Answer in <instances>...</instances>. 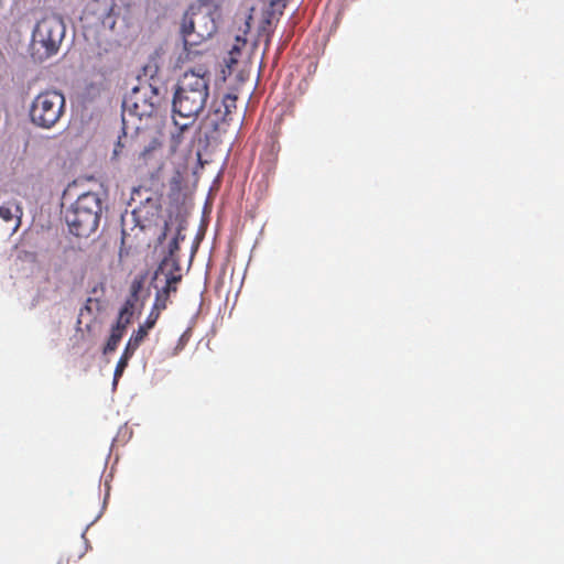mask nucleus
Instances as JSON below:
<instances>
[{
    "instance_id": "obj_8",
    "label": "nucleus",
    "mask_w": 564,
    "mask_h": 564,
    "mask_svg": "<svg viewBox=\"0 0 564 564\" xmlns=\"http://www.w3.org/2000/svg\"><path fill=\"white\" fill-rule=\"evenodd\" d=\"M132 306V302L127 301L124 306L121 308L118 321L116 325L112 326L110 336L104 347L105 355L113 352L117 349L121 338L123 337L124 329L130 323Z\"/></svg>"
},
{
    "instance_id": "obj_16",
    "label": "nucleus",
    "mask_w": 564,
    "mask_h": 564,
    "mask_svg": "<svg viewBox=\"0 0 564 564\" xmlns=\"http://www.w3.org/2000/svg\"><path fill=\"white\" fill-rule=\"evenodd\" d=\"M237 99L238 97L234 94H227L223 97V100L219 107H221L223 111H226V115L230 118L234 110L237 108Z\"/></svg>"
},
{
    "instance_id": "obj_7",
    "label": "nucleus",
    "mask_w": 564,
    "mask_h": 564,
    "mask_svg": "<svg viewBox=\"0 0 564 564\" xmlns=\"http://www.w3.org/2000/svg\"><path fill=\"white\" fill-rule=\"evenodd\" d=\"M202 19L204 21H209L210 26L204 31H197L195 29V21L192 19V17H189L188 13L184 14L181 26V33L185 47L198 45L202 41L210 37L212 34L215 32L216 26L213 20L209 18V15H204L202 17Z\"/></svg>"
},
{
    "instance_id": "obj_12",
    "label": "nucleus",
    "mask_w": 564,
    "mask_h": 564,
    "mask_svg": "<svg viewBox=\"0 0 564 564\" xmlns=\"http://www.w3.org/2000/svg\"><path fill=\"white\" fill-rule=\"evenodd\" d=\"M161 143L153 139L144 149L139 153L138 160L140 161V165L149 166L153 162L158 163V167L161 169L160 159L158 156V152L160 151Z\"/></svg>"
},
{
    "instance_id": "obj_17",
    "label": "nucleus",
    "mask_w": 564,
    "mask_h": 564,
    "mask_svg": "<svg viewBox=\"0 0 564 564\" xmlns=\"http://www.w3.org/2000/svg\"><path fill=\"white\" fill-rule=\"evenodd\" d=\"M167 303H169V297L162 295L159 292H156L155 300H154V303H153V306H152V310H151L150 313H154L155 314V312H156V315H158V318H159L161 312L166 308Z\"/></svg>"
},
{
    "instance_id": "obj_20",
    "label": "nucleus",
    "mask_w": 564,
    "mask_h": 564,
    "mask_svg": "<svg viewBox=\"0 0 564 564\" xmlns=\"http://www.w3.org/2000/svg\"><path fill=\"white\" fill-rule=\"evenodd\" d=\"M189 337H191V333H189V330H186V332H184V333L181 335V337H180V339H178V343H177V345H176V347H175L176 352H177V351H180V350H182V349L185 347V345H186V344H187V341L189 340Z\"/></svg>"
},
{
    "instance_id": "obj_19",
    "label": "nucleus",
    "mask_w": 564,
    "mask_h": 564,
    "mask_svg": "<svg viewBox=\"0 0 564 564\" xmlns=\"http://www.w3.org/2000/svg\"><path fill=\"white\" fill-rule=\"evenodd\" d=\"M142 280H133L132 283H131V288H130V291H131V296L137 300L138 297V294L139 292L141 291L142 289Z\"/></svg>"
},
{
    "instance_id": "obj_9",
    "label": "nucleus",
    "mask_w": 564,
    "mask_h": 564,
    "mask_svg": "<svg viewBox=\"0 0 564 564\" xmlns=\"http://www.w3.org/2000/svg\"><path fill=\"white\" fill-rule=\"evenodd\" d=\"M231 118L223 111L221 107L213 105L207 116L202 121V128L206 130V135L215 138L216 134L226 131Z\"/></svg>"
},
{
    "instance_id": "obj_11",
    "label": "nucleus",
    "mask_w": 564,
    "mask_h": 564,
    "mask_svg": "<svg viewBox=\"0 0 564 564\" xmlns=\"http://www.w3.org/2000/svg\"><path fill=\"white\" fill-rule=\"evenodd\" d=\"M22 215H23L22 208L15 199L4 202L0 205V218L4 223H8V224L12 223L13 231H17L18 228L20 227Z\"/></svg>"
},
{
    "instance_id": "obj_10",
    "label": "nucleus",
    "mask_w": 564,
    "mask_h": 564,
    "mask_svg": "<svg viewBox=\"0 0 564 564\" xmlns=\"http://www.w3.org/2000/svg\"><path fill=\"white\" fill-rule=\"evenodd\" d=\"M160 275L164 276V282L174 278L175 283L178 284L182 281L181 265L178 260L174 257H165L159 264L154 273V279H159Z\"/></svg>"
},
{
    "instance_id": "obj_3",
    "label": "nucleus",
    "mask_w": 564,
    "mask_h": 564,
    "mask_svg": "<svg viewBox=\"0 0 564 564\" xmlns=\"http://www.w3.org/2000/svg\"><path fill=\"white\" fill-rule=\"evenodd\" d=\"M65 111V97L62 93L47 89L40 93L30 108L31 121L41 128L54 127Z\"/></svg>"
},
{
    "instance_id": "obj_21",
    "label": "nucleus",
    "mask_w": 564,
    "mask_h": 564,
    "mask_svg": "<svg viewBox=\"0 0 564 564\" xmlns=\"http://www.w3.org/2000/svg\"><path fill=\"white\" fill-rule=\"evenodd\" d=\"M178 239H180V232L177 234V236L175 238L172 239V241L170 242V246H169V249H170V256L169 257H173L174 252H176L178 249H180V246H178Z\"/></svg>"
},
{
    "instance_id": "obj_14",
    "label": "nucleus",
    "mask_w": 564,
    "mask_h": 564,
    "mask_svg": "<svg viewBox=\"0 0 564 564\" xmlns=\"http://www.w3.org/2000/svg\"><path fill=\"white\" fill-rule=\"evenodd\" d=\"M138 346H131V341H128L120 359L117 362L116 369H115V379L122 376L124 369L128 366L129 360L133 356L134 351L138 349Z\"/></svg>"
},
{
    "instance_id": "obj_22",
    "label": "nucleus",
    "mask_w": 564,
    "mask_h": 564,
    "mask_svg": "<svg viewBox=\"0 0 564 564\" xmlns=\"http://www.w3.org/2000/svg\"><path fill=\"white\" fill-rule=\"evenodd\" d=\"M122 148H123V143H122L121 137H119L118 142H117V144L115 147V150H113V154L118 155L121 152Z\"/></svg>"
},
{
    "instance_id": "obj_6",
    "label": "nucleus",
    "mask_w": 564,
    "mask_h": 564,
    "mask_svg": "<svg viewBox=\"0 0 564 564\" xmlns=\"http://www.w3.org/2000/svg\"><path fill=\"white\" fill-rule=\"evenodd\" d=\"M86 10L105 28L110 30L115 29L118 15V6L116 0H90Z\"/></svg>"
},
{
    "instance_id": "obj_4",
    "label": "nucleus",
    "mask_w": 564,
    "mask_h": 564,
    "mask_svg": "<svg viewBox=\"0 0 564 564\" xmlns=\"http://www.w3.org/2000/svg\"><path fill=\"white\" fill-rule=\"evenodd\" d=\"M161 102L158 88L149 83L140 84L133 88L123 99V109L139 117H151Z\"/></svg>"
},
{
    "instance_id": "obj_5",
    "label": "nucleus",
    "mask_w": 564,
    "mask_h": 564,
    "mask_svg": "<svg viewBox=\"0 0 564 564\" xmlns=\"http://www.w3.org/2000/svg\"><path fill=\"white\" fill-rule=\"evenodd\" d=\"M64 35V29L59 21L44 19L40 21L33 32V42L50 57L57 53Z\"/></svg>"
},
{
    "instance_id": "obj_15",
    "label": "nucleus",
    "mask_w": 564,
    "mask_h": 564,
    "mask_svg": "<svg viewBox=\"0 0 564 564\" xmlns=\"http://www.w3.org/2000/svg\"><path fill=\"white\" fill-rule=\"evenodd\" d=\"M173 121H174V124L177 127V131L175 133H172L171 135V150L172 152H175L176 149L178 148V145L181 144L182 142V135H183V132L185 130H187V128L194 122V121H186V122H181L176 119V116L173 115Z\"/></svg>"
},
{
    "instance_id": "obj_18",
    "label": "nucleus",
    "mask_w": 564,
    "mask_h": 564,
    "mask_svg": "<svg viewBox=\"0 0 564 564\" xmlns=\"http://www.w3.org/2000/svg\"><path fill=\"white\" fill-rule=\"evenodd\" d=\"M177 285L178 284L175 283V279L172 278L170 281H165L164 285L160 290H158V292L170 299V295L172 293L177 292Z\"/></svg>"
},
{
    "instance_id": "obj_13",
    "label": "nucleus",
    "mask_w": 564,
    "mask_h": 564,
    "mask_svg": "<svg viewBox=\"0 0 564 564\" xmlns=\"http://www.w3.org/2000/svg\"><path fill=\"white\" fill-rule=\"evenodd\" d=\"M156 313H150L144 322V324L140 325L139 328L131 335L129 341H131V346H140L144 338L148 336V332L154 327L158 322Z\"/></svg>"
},
{
    "instance_id": "obj_1",
    "label": "nucleus",
    "mask_w": 564,
    "mask_h": 564,
    "mask_svg": "<svg viewBox=\"0 0 564 564\" xmlns=\"http://www.w3.org/2000/svg\"><path fill=\"white\" fill-rule=\"evenodd\" d=\"M208 73L203 67L187 70L178 79L174 91L173 115L182 119L195 121L205 108L209 96Z\"/></svg>"
},
{
    "instance_id": "obj_2",
    "label": "nucleus",
    "mask_w": 564,
    "mask_h": 564,
    "mask_svg": "<svg viewBox=\"0 0 564 564\" xmlns=\"http://www.w3.org/2000/svg\"><path fill=\"white\" fill-rule=\"evenodd\" d=\"M101 200L96 193L87 192L65 212V221L69 231L77 237H88L99 225Z\"/></svg>"
}]
</instances>
